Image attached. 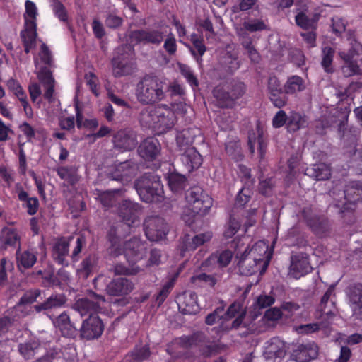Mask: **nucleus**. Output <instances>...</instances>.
Segmentation results:
<instances>
[{"label": "nucleus", "instance_id": "nucleus-1", "mask_svg": "<svg viewBox=\"0 0 362 362\" xmlns=\"http://www.w3.org/2000/svg\"><path fill=\"white\" fill-rule=\"evenodd\" d=\"M168 90V86L165 81L146 74L136 84L135 95L140 103L150 105L164 100Z\"/></svg>", "mask_w": 362, "mask_h": 362}, {"label": "nucleus", "instance_id": "nucleus-2", "mask_svg": "<svg viewBox=\"0 0 362 362\" xmlns=\"http://www.w3.org/2000/svg\"><path fill=\"white\" fill-rule=\"evenodd\" d=\"M134 187L141 201L158 203L163 199V187L160 177L153 173H145L136 180Z\"/></svg>", "mask_w": 362, "mask_h": 362}, {"label": "nucleus", "instance_id": "nucleus-3", "mask_svg": "<svg viewBox=\"0 0 362 362\" xmlns=\"http://www.w3.org/2000/svg\"><path fill=\"white\" fill-rule=\"evenodd\" d=\"M245 92V86L243 82L232 81L228 85L214 88L213 93L216 98L218 106L222 108H232L235 101L241 98Z\"/></svg>", "mask_w": 362, "mask_h": 362}, {"label": "nucleus", "instance_id": "nucleus-4", "mask_svg": "<svg viewBox=\"0 0 362 362\" xmlns=\"http://www.w3.org/2000/svg\"><path fill=\"white\" fill-rule=\"evenodd\" d=\"M187 204L194 214L206 215L213 205V199L201 187L193 186L185 194Z\"/></svg>", "mask_w": 362, "mask_h": 362}, {"label": "nucleus", "instance_id": "nucleus-5", "mask_svg": "<svg viewBox=\"0 0 362 362\" xmlns=\"http://www.w3.org/2000/svg\"><path fill=\"white\" fill-rule=\"evenodd\" d=\"M107 282L105 276L98 275L93 279V284L96 290H102L104 284L107 293L112 296L127 295L134 288V284L125 277L114 279L106 285Z\"/></svg>", "mask_w": 362, "mask_h": 362}, {"label": "nucleus", "instance_id": "nucleus-6", "mask_svg": "<svg viewBox=\"0 0 362 362\" xmlns=\"http://www.w3.org/2000/svg\"><path fill=\"white\" fill-rule=\"evenodd\" d=\"M339 55L344 62L341 67V71L344 77H351L361 74V70L358 63L362 59V45L355 41L348 52H339Z\"/></svg>", "mask_w": 362, "mask_h": 362}, {"label": "nucleus", "instance_id": "nucleus-7", "mask_svg": "<svg viewBox=\"0 0 362 362\" xmlns=\"http://www.w3.org/2000/svg\"><path fill=\"white\" fill-rule=\"evenodd\" d=\"M125 49L124 47H119L117 55L112 59L113 74L115 77L131 75L136 69V64L133 61V50L128 49V52H124Z\"/></svg>", "mask_w": 362, "mask_h": 362}, {"label": "nucleus", "instance_id": "nucleus-8", "mask_svg": "<svg viewBox=\"0 0 362 362\" xmlns=\"http://www.w3.org/2000/svg\"><path fill=\"white\" fill-rule=\"evenodd\" d=\"M144 230L149 240L159 241L166 237L168 233V226L163 218L152 215L145 218Z\"/></svg>", "mask_w": 362, "mask_h": 362}, {"label": "nucleus", "instance_id": "nucleus-9", "mask_svg": "<svg viewBox=\"0 0 362 362\" xmlns=\"http://www.w3.org/2000/svg\"><path fill=\"white\" fill-rule=\"evenodd\" d=\"M307 226L317 236L325 235L329 230V220L324 216L315 213L310 206H305L300 211Z\"/></svg>", "mask_w": 362, "mask_h": 362}, {"label": "nucleus", "instance_id": "nucleus-10", "mask_svg": "<svg viewBox=\"0 0 362 362\" xmlns=\"http://www.w3.org/2000/svg\"><path fill=\"white\" fill-rule=\"evenodd\" d=\"M90 299L83 298L78 299L74 304L73 308L76 310L81 317L88 315H98L101 312L100 304L105 302V296L90 291L89 294Z\"/></svg>", "mask_w": 362, "mask_h": 362}, {"label": "nucleus", "instance_id": "nucleus-11", "mask_svg": "<svg viewBox=\"0 0 362 362\" xmlns=\"http://www.w3.org/2000/svg\"><path fill=\"white\" fill-rule=\"evenodd\" d=\"M165 35L160 29H139L130 32L129 38L132 42L136 45H160L164 40Z\"/></svg>", "mask_w": 362, "mask_h": 362}, {"label": "nucleus", "instance_id": "nucleus-12", "mask_svg": "<svg viewBox=\"0 0 362 362\" xmlns=\"http://www.w3.org/2000/svg\"><path fill=\"white\" fill-rule=\"evenodd\" d=\"M112 141L114 148L122 153L131 151L138 145L136 134L130 129H122L116 132Z\"/></svg>", "mask_w": 362, "mask_h": 362}, {"label": "nucleus", "instance_id": "nucleus-13", "mask_svg": "<svg viewBox=\"0 0 362 362\" xmlns=\"http://www.w3.org/2000/svg\"><path fill=\"white\" fill-rule=\"evenodd\" d=\"M140 211L141 205L129 199H124L118 204V215L129 227L135 226L139 223Z\"/></svg>", "mask_w": 362, "mask_h": 362}, {"label": "nucleus", "instance_id": "nucleus-14", "mask_svg": "<svg viewBox=\"0 0 362 362\" xmlns=\"http://www.w3.org/2000/svg\"><path fill=\"white\" fill-rule=\"evenodd\" d=\"M267 90L269 98L274 107L280 109L287 104L288 98L284 94V86L276 76L272 74L269 76Z\"/></svg>", "mask_w": 362, "mask_h": 362}, {"label": "nucleus", "instance_id": "nucleus-15", "mask_svg": "<svg viewBox=\"0 0 362 362\" xmlns=\"http://www.w3.org/2000/svg\"><path fill=\"white\" fill-rule=\"evenodd\" d=\"M104 330V324L98 315H90L83 321L80 335L83 339L90 340L100 337Z\"/></svg>", "mask_w": 362, "mask_h": 362}, {"label": "nucleus", "instance_id": "nucleus-16", "mask_svg": "<svg viewBox=\"0 0 362 362\" xmlns=\"http://www.w3.org/2000/svg\"><path fill=\"white\" fill-rule=\"evenodd\" d=\"M137 171V163L132 160H127L115 165L110 173V177L114 180L119 181L123 185H127L136 176Z\"/></svg>", "mask_w": 362, "mask_h": 362}, {"label": "nucleus", "instance_id": "nucleus-17", "mask_svg": "<svg viewBox=\"0 0 362 362\" xmlns=\"http://www.w3.org/2000/svg\"><path fill=\"white\" fill-rule=\"evenodd\" d=\"M124 226L122 223H114L107 230L106 238L110 245V252L115 256L122 254V243L124 238Z\"/></svg>", "mask_w": 362, "mask_h": 362}, {"label": "nucleus", "instance_id": "nucleus-18", "mask_svg": "<svg viewBox=\"0 0 362 362\" xmlns=\"http://www.w3.org/2000/svg\"><path fill=\"white\" fill-rule=\"evenodd\" d=\"M349 304L352 312V316L362 320V284L354 283L347 288Z\"/></svg>", "mask_w": 362, "mask_h": 362}, {"label": "nucleus", "instance_id": "nucleus-19", "mask_svg": "<svg viewBox=\"0 0 362 362\" xmlns=\"http://www.w3.org/2000/svg\"><path fill=\"white\" fill-rule=\"evenodd\" d=\"M138 154L146 161L151 162L157 159L161 151V145L155 137H148L138 146Z\"/></svg>", "mask_w": 362, "mask_h": 362}, {"label": "nucleus", "instance_id": "nucleus-20", "mask_svg": "<svg viewBox=\"0 0 362 362\" xmlns=\"http://www.w3.org/2000/svg\"><path fill=\"white\" fill-rule=\"evenodd\" d=\"M177 303L180 313L184 315H195L199 311L197 295L192 291H186L177 297Z\"/></svg>", "mask_w": 362, "mask_h": 362}, {"label": "nucleus", "instance_id": "nucleus-21", "mask_svg": "<svg viewBox=\"0 0 362 362\" xmlns=\"http://www.w3.org/2000/svg\"><path fill=\"white\" fill-rule=\"evenodd\" d=\"M211 232H205L191 238L189 234L184 235L179 245L180 255L184 257L186 252L194 251L198 247L211 240L212 238Z\"/></svg>", "mask_w": 362, "mask_h": 362}, {"label": "nucleus", "instance_id": "nucleus-22", "mask_svg": "<svg viewBox=\"0 0 362 362\" xmlns=\"http://www.w3.org/2000/svg\"><path fill=\"white\" fill-rule=\"evenodd\" d=\"M21 249V235L16 228L5 226L0 232V250Z\"/></svg>", "mask_w": 362, "mask_h": 362}, {"label": "nucleus", "instance_id": "nucleus-23", "mask_svg": "<svg viewBox=\"0 0 362 362\" xmlns=\"http://www.w3.org/2000/svg\"><path fill=\"white\" fill-rule=\"evenodd\" d=\"M286 353V344L279 337H273L265 344L264 356L268 360L281 362Z\"/></svg>", "mask_w": 362, "mask_h": 362}, {"label": "nucleus", "instance_id": "nucleus-24", "mask_svg": "<svg viewBox=\"0 0 362 362\" xmlns=\"http://www.w3.org/2000/svg\"><path fill=\"white\" fill-rule=\"evenodd\" d=\"M318 347L314 343L298 344L293 349L291 358L297 362H310L317 358Z\"/></svg>", "mask_w": 362, "mask_h": 362}, {"label": "nucleus", "instance_id": "nucleus-25", "mask_svg": "<svg viewBox=\"0 0 362 362\" xmlns=\"http://www.w3.org/2000/svg\"><path fill=\"white\" fill-rule=\"evenodd\" d=\"M158 113L154 132L163 134L173 127L175 116V113L166 105H160Z\"/></svg>", "mask_w": 362, "mask_h": 362}, {"label": "nucleus", "instance_id": "nucleus-26", "mask_svg": "<svg viewBox=\"0 0 362 362\" xmlns=\"http://www.w3.org/2000/svg\"><path fill=\"white\" fill-rule=\"evenodd\" d=\"M237 255H238V254H237ZM237 257H238V256H237ZM260 264L256 257L247 253V249H245L240 255L239 261L238 262L240 274L247 276L257 272L259 269Z\"/></svg>", "mask_w": 362, "mask_h": 362}, {"label": "nucleus", "instance_id": "nucleus-27", "mask_svg": "<svg viewBox=\"0 0 362 362\" xmlns=\"http://www.w3.org/2000/svg\"><path fill=\"white\" fill-rule=\"evenodd\" d=\"M180 160L189 173L197 170L203 163L202 156L196 148H188L180 153Z\"/></svg>", "mask_w": 362, "mask_h": 362}, {"label": "nucleus", "instance_id": "nucleus-28", "mask_svg": "<svg viewBox=\"0 0 362 362\" xmlns=\"http://www.w3.org/2000/svg\"><path fill=\"white\" fill-rule=\"evenodd\" d=\"M233 253L230 250L212 253L202 264L203 267H226L231 262Z\"/></svg>", "mask_w": 362, "mask_h": 362}, {"label": "nucleus", "instance_id": "nucleus-29", "mask_svg": "<svg viewBox=\"0 0 362 362\" xmlns=\"http://www.w3.org/2000/svg\"><path fill=\"white\" fill-rule=\"evenodd\" d=\"M69 252V243L64 237L59 238L52 247V255L54 260L59 265L69 264L67 257Z\"/></svg>", "mask_w": 362, "mask_h": 362}, {"label": "nucleus", "instance_id": "nucleus-30", "mask_svg": "<svg viewBox=\"0 0 362 362\" xmlns=\"http://www.w3.org/2000/svg\"><path fill=\"white\" fill-rule=\"evenodd\" d=\"M37 252L33 248L16 250V264L19 270L32 268L37 262Z\"/></svg>", "mask_w": 362, "mask_h": 362}, {"label": "nucleus", "instance_id": "nucleus-31", "mask_svg": "<svg viewBox=\"0 0 362 362\" xmlns=\"http://www.w3.org/2000/svg\"><path fill=\"white\" fill-rule=\"evenodd\" d=\"M54 325L64 337L74 339L78 335V329L71 322L70 317L66 312H63L56 318Z\"/></svg>", "mask_w": 362, "mask_h": 362}, {"label": "nucleus", "instance_id": "nucleus-32", "mask_svg": "<svg viewBox=\"0 0 362 362\" xmlns=\"http://www.w3.org/2000/svg\"><path fill=\"white\" fill-rule=\"evenodd\" d=\"M291 269L296 278L307 274L311 270L308 257L303 254L292 256Z\"/></svg>", "mask_w": 362, "mask_h": 362}, {"label": "nucleus", "instance_id": "nucleus-33", "mask_svg": "<svg viewBox=\"0 0 362 362\" xmlns=\"http://www.w3.org/2000/svg\"><path fill=\"white\" fill-rule=\"evenodd\" d=\"M246 249H247V253L256 257L260 264L263 263V269H266L271 259V255L267 253L268 245L264 241H258L251 249L248 247Z\"/></svg>", "mask_w": 362, "mask_h": 362}, {"label": "nucleus", "instance_id": "nucleus-34", "mask_svg": "<svg viewBox=\"0 0 362 362\" xmlns=\"http://www.w3.org/2000/svg\"><path fill=\"white\" fill-rule=\"evenodd\" d=\"M158 107H160V105L157 107H147L141 111L139 122L142 127L155 130L158 115Z\"/></svg>", "mask_w": 362, "mask_h": 362}, {"label": "nucleus", "instance_id": "nucleus-35", "mask_svg": "<svg viewBox=\"0 0 362 362\" xmlns=\"http://www.w3.org/2000/svg\"><path fill=\"white\" fill-rule=\"evenodd\" d=\"M66 298L64 294H52L43 303L35 305L34 308L37 312H41L42 310H50L62 307L66 303Z\"/></svg>", "mask_w": 362, "mask_h": 362}, {"label": "nucleus", "instance_id": "nucleus-36", "mask_svg": "<svg viewBox=\"0 0 362 362\" xmlns=\"http://www.w3.org/2000/svg\"><path fill=\"white\" fill-rule=\"evenodd\" d=\"M143 245L137 238H132L129 240L122 243V254L127 257L129 262H134L139 258L140 251Z\"/></svg>", "mask_w": 362, "mask_h": 362}, {"label": "nucleus", "instance_id": "nucleus-37", "mask_svg": "<svg viewBox=\"0 0 362 362\" xmlns=\"http://www.w3.org/2000/svg\"><path fill=\"white\" fill-rule=\"evenodd\" d=\"M41 349V344L38 339H31L24 343H21L18 346L20 354L25 360H30L35 357L39 353Z\"/></svg>", "mask_w": 362, "mask_h": 362}, {"label": "nucleus", "instance_id": "nucleus-38", "mask_svg": "<svg viewBox=\"0 0 362 362\" xmlns=\"http://www.w3.org/2000/svg\"><path fill=\"white\" fill-rule=\"evenodd\" d=\"M306 88L304 79L297 75L288 76L284 85V94L296 95L299 92L303 91Z\"/></svg>", "mask_w": 362, "mask_h": 362}, {"label": "nucleus", "instance_id": "nucleus-39", "mask_svg": "<svg viewBox=\"0 0 362 362\" xmlns=\"http://www.w3.org/2000/svg\"><path fill=\"white\" fill-rule=\"evenodd\" d=\"M275 303V298L272 296L262 294L259 296L252 305L250 315L252 320L257 319L261 314V310L272 306Z\"/></svg>", "mask_w": 362, "mask_h": 362}, {"label": "nucleus", "instance_id": "nucleus-40", "mask_svg": "<svg viewBox=\"0 0 362 362\" xmlns=\"http://www.w3.org/2000/svg\"><path fill=\"white\" fill-rule=\"evenodd\" d=\"M305 174L317 180H326L331 176V169L328 165L320 163L313 165L312 167L307 168Z\"/></svg>", "mask_w": 362, "mask_h": 362}, {"label": "nucleus", "instance_id": "nucleus-41", "mask_svg": "<svg viewBox=\"0 0 362 362\" xmlns=\"http://www.w3.org/2000/svg\"><path fill=\"white\" fill-rule=\"evenodd\" d=\"M308 125L306 116L298 112L291 111L288 117L286 127L289 132H295Z\"/></svg>", "mask_w": 362, "mask_h": 362}, {"label": "nucleus", "instance_id": "nucleus-42", "mask_svg": "<svg viewBox=\"0 0 362 362\" xmlns=\"http://www.w3.org/2000/svg\"><path fill=\"white\" fill-rule=\"evenodd\" d=\"M344 194L347 202H358L362 198V182L360 181L350 182L346 185Z\"/></svg>", "mask_w": 362, "mask_h": 362}, {"label": "nucleus", "instance_id": "nucleus-43", "mask_svg": "<svg viewBox=\"0 0 362 362\" xmlns=\"http://www.w3.org/2000/svg\"><path fill=\"white\" fill-rule=\"evenodd\" d=\"M194 141V135L191 133L190 129H185L178 132L176 136L177 151L181 153L186 151L188 148H194L192 146Z\"/></svg>", "mask_w": 362, "mask_h": 362}, {"label": "nucleus", "instance_id": "nucleus-44", "mask_svg": "<svg viewBox=\"0 0 362 362\" xmlns=\"http://www.w3.org/2000/svg\"><path fill=\"white\" fill-rule=\"evenodd\" d=\"M255 144H257V150L259 153V158L260 160L264 159L267 151V144L264 138L263 131L259 127H257V136L254 139L250 136L248 139V146L251 153L255 152Z\"/></svg>", "mask_w": 362, "mask_h": 362}, {"label": "nucleus", "instance_id": "nucleus-45", "mask_svg": "<svg viewBox=\"0 0 362 362\" xmlns=\"http://www.w3.org/2000/svg\"><path fill=\"white\" fill-rule=\"evenodd\" d=\"M243 28L250 33L260 32L269 30L268 25L262 18H255L246 17L243 22Z\"/></svg>", "mask_w": 362, "mask_h": 362}, {"label": "nucleus", "instance_id": "nucleus-46", "mask_svg": "<svg viewBox=\"0 0 362 362\" xmlns=\"http://www.w3.org/2000/svg\"><path fill=\"white\" fill-rule=\"evenodd\" d=\"M335 50L330 46H324L321 49V66L327 74H332L334 71L332 65Z\"/></svg>", "mask_w": 362, "mask_h": 362}, {"label": "nucleus", "instance_id": "nucleus-47", "mask_svg": "<svg viewBox=\"0 0 362 362\" xmlns=\"http://www.w3.org/2000/svg\"><path fill=\"white\" fill-rule=\"evenodd\" d=\"M179 274L175 273L172 275L167 282H165L162 286L161 289L156 296V300L158 306H160L165 299L168 298L171 291L175 286V282L178 277Z\"/></svg>", "mask_w": 362, "mask_h": 362}, {"label": "nucleus", "instance_id": "nucleus-48", "mask_svg": "<svg viewBox=\"0 0 362 362\" xmlns=\"http://www.w3.org/2000/svg\"><path fill=\"white\" fill-rule=\"evenodd\" d=\"M186 182L185 176L177 173H170L168 176V186L173 192L182 191L185 187Z\"/></svg>", "mask_w": 362, "mask_h": 362}, {"label": "nucleus", "instance_id": "nucleus-49", "mask_svg": "<svg viewBox=\"0 0 362 362\" xmlns=\"http://www.w3.org/2000/svg\"><path fill=\"white\" fill-rule=\"evenodd\" d=\"M180 71L186 81L189 84L192 88L195 90L198 88L199 83L197 76L194 75L192 69L186 64L180 65Z\"/></svg>", "mask_w": 362, "mask_h": 362}, {"label": "nucleus", "instance_id": "nucleus-50", "mask_svg": "<svg viewBox=\"0 0 362 362\" xmlns=\"http://www.w3.org/2000/svg\"><path fill=\"white\" fill-rule=\"evenodd\" d=\"M95 260L90 255L86 257L81 263V267L78 269V274L83 279H87L92 273Z\"/></svg>", "mask_w": 362, "mask_h": 362}, {"label": "nucleus", "instance_id": "nucleus-51", "mask_svg": "<svg viewBox=\"0 0 362 362\" xmlns=\"http://www.w3.org/2000/svg\"><path fill=\"white\" fill-rule=\"evenodd\" d=\"M192 45L193 48H190V52L197 62L201 64L202 62V57L206 51L204 40V39H200L198 41L194 42Z\"/></svg>", "mask_w": 362, "mask_h": 362}, {"label": "nucleus", "instance_id": "nucleus-52", "mask_svg": "<svg viewBox=\"0 0 362 362\" xmlns=\"http://www.w3.org/2000/svg\"><path fill=\"white\" fill-rule=\"evenodd\" d=\"M191 281L193 284L202 283V285L214 287L217 282V279L214 275L201 273L192 276Z\"/></svg>", "mask_w": 362, "mask_h": 362}, {"label": "nucleus", "instance_id": "nucleus-53", "mask_svg": "<svg viewBox=\"0 0 362 362\" xmlns=\"http://www.w3.org/2000/svg\"><path fill=\"white\" fill-rule=\"evenodd\" d=\"M52 1V8L54 14L60 21H68L67 11L64 4L59 0H50Z\"/></svg>", "mask_w": 362, "mask_h": 362}, {"label": "nucleus", "instance_id": "nucleus-54", "mask_svg": "<svg viewBox=\"0 0 362 362\" xmlns=\"http://www.w3.org/2000/svg\"><path fill=\"white\" fill-rule=\"evenodd\" d=\"M98 199L101 204L107 209L114 206L117 203V198L113 192L106 191L100 192Z\"/></svg>", "mask_w": 362, "mask_h": 362}, {"label": "nucleus", "instance_id": "nucleus-55", "mask_svg": "<svg viewBox=\"0 0 362 362\" xmlns=\"http://www.w3.org/2000/svg\"><path fill=\"white\" fill-rule=\"evenodd\" d=\"M296 23L304 30L313 28L315 23L314 19L310 18L305 13L300 12L295 17Z\"/></svg>", "mask_w": 362, "mask_h": 362}, {"label": "nucleus", "instance_id": "nucleus-56", "mask_svg": "<svg viewBox=\"0 0 362 362\" xmlns=\"http://www.w3.org/2000/svg\"><path fill=\"white\" fill-rule=\"evenodd\" d=\"M14 95L16 96V98L19 100V101L21 103V105L23 107V110L25 113V115L28 117H32L33 116V110L31 106L29 105L27 94L25 92V90L21 88V90H17V92H15Z\"/></svg>", "mask_w": 362, "mask_h": 362}, {"label": "nucleus", "instance_id": "nucleus-57", "mask_svg": "<svg viewBox=\"0 0 362 362\" xmlns=\"http://www.w3.org/2000/svg\"><path fill=\"white\" fill-rule=\"evenodd\" d=\"M23 202H25L23 204V206L26 208L27 213L29 215L33 216L37 212L40 203L37 197H30L29 195H27V199Z\"/></svg>", "mask_w": 362, "mask_h": 362}, {"label": "nucleus", "instance_id": "nucleus-58", "mask_svg": "<svg viewBox=\"0 0 362 362\" xmlns=\"http://www.w3.org/2000/svg\"><path fill=\"white\" fill-rule=\"evenodd\" d=\"M163 48L170 56L175 54L177 49V45L175 37L172 33H170L167 35V37L164 41Z\"/></svg>", "mask_w": 362, "mask_h": 362}, {"label": "nucleus", "instance_id": "nucleus-59", "mask_svg": "<svg viewBox=\"0 0 362 362\" xmlns=\"http://www.w3.org/2000/svg\"><path fill=\"white\" fill-rule=\"evenodd\" d=\"M197 335L182 336L176 339L177 344L183 349H189L197 345Z\"/></svg>", "mask_w": 362, "mask_h": 362}, {"label": "nucleus", "instance_id": "nucleus-60", "mask_svg": "<svg viewBox=\"0 0 362 362\" xmlns=\"http://www.w3.org/2000/svg\"><path fill=\"white\" fill-rule=\"evenodd\" d=\"M37 77L43 85L54 83L52 73L47 66H43L40 69Z\"/></svg>", "mask_w": 362, "mask_h": 362}, {"label": "nucleus", "instance_id": "nucleus-61", "mask_svg": "<svg viewBox=\"0 0 362 362\" xmlns=\"http://www.w3.org/2000/svg\"><path fill=\"white\" fill-rule=\"evenodd\" d=\"M240 223L234 217L230 216L228 228L225 230L223 235L226 238H232L240 229Z\"/></svg>", "mask_w": 362, "mask_h": 362}, {"label": "nucleus", "instance_id": "nucleus-62", "mask_svg": "<svg viewBox=\"0 0 362 362\" xmlns=\"http://www.w3.org/2000/svg\"><path fill=\"white\" fill-rule=\"evenodd\" d=\"M282 312L277 307L268 308L264 315L263 319L266 321L276 322L282 317Z\"/></svg>", "mask_w": 362, "mask_h": 362}, {"label": "nucleus", "instance_id": "nucleus-63", "mask_svg": "<svg viewBox=\"0 0 362 362\" xmlns=\"http://www.w3.org/2000/svg\"><path fill=\"white\" fill-rule=\"evenodd\" d=\"M40 58L45 64L52 66L53 61H52V55L51 51L46 44L42 43L40 46V50L39 52Z\"/></svg>", "mask_w": 362, "mask_h": 362}, {"label": "nucleus", "instance_id": "nucleus-64", "mask_svg": "<svg viewBox=\"0 0 362 362\" xmlns=\"http://www.w3.org/2000/svg\"><path fill=\"white\" fill-rule=\"evenodd\" d=\"M122 18L113 13L107 14L105 20V25L110 29L118 28L122 25Z\"/></svg>", "mask_w": 362, "mask_h": 362}]
</instances>
